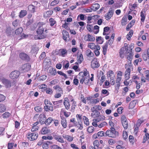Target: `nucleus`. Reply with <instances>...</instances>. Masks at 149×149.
<instances>
[{
	"label": "nucleus",
	"instance_id": "nucleus-37",
	"mask_svg": "<svg viewBox=\"0 0 149 149\" xmlns=\"http://www.w3.org/2000/svg\"><path fill=\"white\" fill-rule=\"evenodd\" d=\"M23 31V29L21 27H19L15 31V34L16 35L20 34Z\"/></svg>",
	"mask_w": 149,
	"mask_h": 149
},
{
	"label": "nucleus",
	"instance_id": "nucleus-32",
	"mask_svg": "<svg viewBox=\"0 0 149 149\" xmlns=\"http://www.w3.org/2000/svg\"><path fill=\"white\" fill-rule=\"evenodd\" d=\"M62 137L64 139H66L69 142H71L73 140V137L70 136L68 135H65L63 134Z\"/></svg>",
	"mask_w": 149,
	"mask_h": 149
},
{
	"label": "nucleus",
	"instance_id": "nucleus-25",
	"mask_svg": "<svg viewBox=\"0 0 149 149\" xmlns=\"http://www.w3.org/2000/svg\"><path fill=\"white\" fill-rule=\"evenodd\" d=\"M109 43L108 42H106L104 45L102 46V52L104 55H105L107 53Z\"/></svg>",
	"mask_w": 149,
	"mask_h": 149
},
{
	"label": "nucleus",
	"instance_id": "nucleus-44",
	"mask_svg": "<svg viewBox=\"0 0 149 149\" xmlns=\"http://www.w3.org/2000/svg\"><path fill=\"white\" fill-rule=\"evenodd\" d=\"M136 104L135 101L133 100L130 103L129 105V109H132L134 108Z\"/></svg>",
	"mask_w": 149,
	"mask_h": 149
},
{
	"label": "nucleus",
	"instance_id": "nucleus-18",
	"mask_svg": "<svg viewBox=\"0 0 149 149\" xmlns=\"http://www.w3.org/2000/svg\"><path fill=\"white\" fill-rule=\"evenodd\" d=\"M131 69L128 68L125 70V80H128L130 79V77Z\"/></svg>",
	"mask_w": 149,
	"mask_h": 149
},
{
	"label": "nucleus",
	"instance_id": "nucleus-28",
	"mask_svg": "<svg viewBox=\"0 0 149 149\" xmlns=\"http://www.w3.org/2000/svg\"><path fill=\"white\" fill-rule=\"evenodd\" d=\"M125 50L124 47L121 48L119 50V54L120 57L121 59H123L124 58L125 56Z\"/></svg>",
	"mask_w": 149,
	"mask_h": 149
},
{
	"label": "nucleus",
	"instance_id": "nucleus-7",
	"mask_svg": "<svg viewBox=\"0 0 149 149\" xmlns=\"http://www.w3.org/2000/svg\"><path fill=\"white\" fill-rule=\"evenodd\" d=\"M134 56V54L132 49L129 50L127 53H126V58L127 60L128 65L130 66L132 64V61Z\"/></svg>",
	"mask_w": 149,
	"mask_h": 149
},
{
	"label": "nucleus",
	"instance_id": "nucleus-5",
	"mask_svg": "<svg viewBox=\"0 0 149 149\" xmlns=\"http://www.w3.org/2000/svg\"><path fill=\"white\" fill-rule=\"evenodd\" d=\"M45 106H44V109L46 111H53V105L47 99H46L44 101Z\"/></svg>",
	"mask_w": 149,
	"mask_h": 149
},
{
	"label": "nucleus",
	"instance_id": "nucleus-19",
	"mask_svg": "<svg viewBox=\"0 0 149 149\" xmlns=\"http://www.w3.org/2000/svg\"><path fill=\"white\" fill-rule=\"evenodd\" d=\"M61 125L64 128H66L67 127V122L66 119L65 117L64 116H61Z\"/></svg>",
	"mask_w": 149,
	"mask_h": 149
},
{
	"label": "nucleus",
	"instance_id": "nucleus-13",
	"mask_svg": "<svg viewBox=\"0 0 149 149\" xmlns=\"http://www.w3.org/2000/svg\"><path fill=\"white\" fill-rule=\"evenodd\" d=\"M84 39L86 41H94L95 40V38L93 36L89 34L85 36Z\"/></svg>",
	"mask_w": 149,
	"mask_h": 149
},
{
	"label": "nucleus",
	"instance_id": "nucleus-39",
	"mask_svg": "<svg viewBox=\"0 0 149 149\" xmlns=\"http://www.w3.org/2000/svg\"><path fill=\"white\" fill-rule=\"evenodd\" d=\"M133 31L131 30L127 34L126 36L127 39L128 40H130L131 39V37L133 35Z\"/></svg>",
	"mask_w": 149,
	"mask_h": 149
},
{
	"label": "nucleus",
	"instance_id": "nucleus-3",
	"mask_svg": "<svg viewBox=\"0 0 149 149\" xmlns=\"http://www.w3.org/2000/svg\"><path fill=\"white\" fill-rule=\"evenodd\" d=\"M106 134L107 136L111 138H116L119 135L118 132L114 127H111L110 129L106 131Z\"/></svg>",
	"mask_w": 149,
	"mask_h": 149
},
{
	"label": "nucleus",
	"instance_id": "nucleus-15",
	"mask_svg": "<svg viewBox=\"0 0 149 149\" xmlns=\"http://www.w3.org/2000/svg\"><path fill=\"white\" fill-rule=\"evenodd\" d=\"M19 58L23 60L29 61V56L26 54L22 52L19 54Z\"/></svg>",
	"mask_w": 149,
	"mask_h": 149
},
{
	"label": "nucleus",
	"instance_id": "nucleus-8",
	"mask_svg": "<svg viewBox=\"0 0 149 149\" xmlns=\"http://www.w3.org/2000/svg\"><path fill=\"white\" fill-rule=\"evenodd\" d=\"M121 121L122 125L125 130H126L128 127V125L127 118L125 115H122L121 116Z\"/></svg>",
	"mask_w": 149,
	"mask_h": 149
},
{
	"label": "nucleus",
	"instance_id": "nucleus-33",
	"mask_svg": "<svg viewBox=\"0 0 149 149\" xmlns=\"http://www.w3.org/2000/svg\"><path fill=\"white\" fill-rule=\"evenodd\" d=\"M54 138L56 140L60 143H64V140L61 136L56 135L54 136Z\"/></svg>",
	"mask_w": 149,
	"mask_h": 149
},
{
	"label": "nucleus",
	"instance_id": "nucleus-6",
	"mask_svg": "<svg viewBox=\"0 0 149 149\" xmlns=\"http://www.w3.org/2000/svg\"><path fill=\"white\" fill-rule=\"evenodd\" d=\"M45 118V115L43 113H42L40 115L38 114H36L34 117L33 119L34 120H37L38 122L40 123L41 124H42L44 123Z\"/></svg>",
	"mask_w": 149,
	"mask_h": 149
},
{
	"label": "nucleus",
	"instance_id": "nucleus-54",
	"mask_svg": "<svg viewBox=\"0 0 149 149\" xmlns=\"http://www.w3.org/2000/svg\"><path fill=\"white\" fill-rule=\"evenodd\" d=\"M98 48H99L97 49V48L95 49H94V53L95 55L97 56H99L100 54V52L99 50H100L101 48L100 46H99Z\"/></svg>",
	"mask_w": 149,
	"mask_h": 149
},
{
	"label": "nucleus",
	"instance_id": "nucleus-41",
	"mask_svg": "<svg viewBox=\"0 0 149 149\" xmlns=\"http://www.w3.org/2000/svg\"><path fill=\"white\" fill-rule=\"evenodd\" d=\"M12 24L13 26L15 27L20 26L19 20L17 19H16L13 22Z\"/></svg>",
	"mask_w": 149,
	"mask_h": 149
},
{
	"label": "nucleus",
	"instance_id": "nucleus-60",
	"mask_svg": "<svg viewBox=\"0 0 149 149\" xmlns=\"http://www.w3.org/2000/svg\"><path fill=\"white\" fill-rule=\"evenodd\" d=\"M86 28L87 30L90 32H91L93 31V26L91 24H87L86 26Z\"/></svg>",
	"mask_w": 149,
	"mask_h": 149
},
{
	"label": "nucleus",
	"instance_id": "nucleus-46",
	"mask_svg": "<svg viewBox=\"0 0 149 149\" xmlns=\"http://www.w3.org/2000/svg\"><path fill=\"white\" fill-rule=\"evenodd\" d=\"M92 9L93 10L96 11L100 8V5L98 3H95L92 6Z\"/></svg>",
	"mask_w": 149,
	"mask_h": 149
},
{
	"label": "nucleus",
	"instance_id": "nucleus-40",
	"mask_svg": "<svg viewBox=\"0 0 149 149\" xmlns=\"http://www.w3.org/2000/svg\"><path fill=\"white\" fill-rule=\"evenodd\" d=\"M53 88L54 89L56 90L57 92H58L59 93L63 94V91L62 89V88L61 87L58 85H56L54 86Z\"/></svg>",
	"mask_w": 149,
	"mask_h": 149
},
{
	"label": "nucleus",
	"instance_id": "nucleus-62",
	"mask_svg": "<svg viewBox=\"0 0 149 149\" xmlns=\"http://www.w3.org/2000/svg\"><path fill=\"white\" fill-rule=\"evenodd\" d=\"M51 149H62L59 146L56 145H53L51 146Z\"/></svg>",
	"mask_w": 149,
	"mask_h": 149
},
{
	"label": "nucleus",
	"instance_id": "nucleus-64",
	"mask_svg": "<svg viewBox=\"0 0 149 149\" xmlns=\"http://www.w3.org/2000/svg\"><path fill=\"white\" fill-rule=\"evenodd\" d=\"M34 109L37 112H41L42 110V108L39 106L35 107Z\"/></svg>",
	"mask_w": 149,
	"mask_h": 149
},
{
	"label": "nucleus",
	"instance_id": "nucleus-27",
	"mask_svg": "<svg viewBox=\"0 0 149 149\" xmlns=\"http://www.w3.org/2000/svg\"><path fill=\"white\" fill-rule=\"evenodd\" d=\"M71 101L72 102L71 104L70 111L72 112H74L76 107L77 106L76 102L74 100V99H73V98L71 100Z\"/></svg>",
	"mask_w": 149,
	"mask_h": 149
},
{
	"label": "nucleus",
	"instance_id": "nucleus-48",
	"mask_svg": "<svg viewBox=\"0 0 149 149\" xmlns=\"http://www.w3.org/2000/svg\"><path fill=\"white\" fill-rule=\"evenodd\" d=\"M77 58L78 62L80 63H81L84 60L83 56L82 54L78 56Z\"/></svg>",
	"mask_w": 149,
	"mask_h": 149
},
{
	"label": "nucleus",
	"instance_id": "nucleus-35",
	"mask_svg": "<svg viewBox=\"0 0 149 149\" xmlns=\"http://www.w3.org/2000/svg\"><path fill=\"white\" fill-rule=\"evenodd\" d=\"M147 141L148 143H149V134L145 133V135L143 136V143H145Z\"/></svg>",
	"mask_w": 149,
	"mask_h": 149
},
{
	"label": "nucleus",
	"instance_id": "nucleus-10",
	"mask_svg": "<svg viewBox=\"0 0 149 149\" xmlns=\"http://www.w3.org/2000/svg\"><path fill=\"white\" fill-rule=\"evenodd\" d=\"M20 74V72L17 70H14L11 72L9 75L10 77L12 79L17 78Z\"/></svg>",
	"mask_w": 149,
	"mask_h": 149
},
{
	"label": "nucleus",
	"instance_id": "nucleus-56",
	"mask_svg": "<svg viewBox=\"0 0 149 149\" xmlns=\"http://www.w3.org/2000/svg\"><path fill=\"white\" fill-rule=\"evenodd\" d=\"M10 115V113L8 112H6L2 114V116L3 118H8L9 117Z\"/></svg>",
	"mask_w": 149,
	"mask_h": 149
},
{
	"label": "nucleus",
	"instance_id": "nucleus-38",
	"mask_svg": "<svg viewBox=\"0 0 149 149\" xmlns=\"http://www.w3.org/2000/svg\"><path fill=\"white\" fill-rule=\"evenodd\" d=\"M82 118L84 124L87 126L89 125V122L88 118L85 116H84Z\"/></svg>",
	"mask_w": 149,
	"mask_h": 149
},
{
	"label": "nucleus",
	"instance_id": "nucleus-53",
	"mask_svg": "<svg viewBox=\"0 0 149 149\" xmlns=\"http://www.w3.org/2000/svg\"><path fill=\"white\" fill-rule=\"evenodd\" d=\"M6 110V107L3 104H0V112L2 113L5 111Z\"/></svg>",
	"mask_w": 149,
	"mask_h": 149
},
{
	"label": "nucleus",
	"instance_id": "nucleus-20",
	"mask_svg": "<svg viewBox=\"0 0 149 149\" xmlns=\"http://www.w3.org/2000/svg\"><path fill=\"white\" fill-rule=\"evenodd\" d=\"M138 5L136 3L133 4L130 3L129 5V8L131 12L135 11V9L137 7Z\"/></svg>",
	"mask_w": 149,
	"mask_h": 149
},
{
	"label": "nucleus",
	"instance_id": "nucleus-58",
	"mask_svg": "<svg viewBox=\"0 0 149 149\" xmlns=\"http://www.w3.org/2000/svg\"><path fill=\"white\" fill-rule=\"evenodd\" d=\"M59 2V0H54L50 4L51 6H54L57 4Z\"/></svg>",
	"mask_w": 149,
	"mask_h": 149
},
{
	"label": "nucleus",
	"instance_id": "nucleus-1",
	"mask_svg": "<svg viewBox=\"0 0 149 149\" xmlns=\"http://www.w3.org/2000/svg\"><path fill=\"white\" fill-rule=\"evenodd\" d=\"M38 26L36 32L37 35H35L34 38L35 40H40L45 39L47 37V33L48 29L45 23L39 22L38 23Z\"/></svg>",
	"mask_w": 149,
	"mask_h": 149
},
{
	"label": "nucleus",
	"instance_id": "nucleus-22",
	"mask_svg": "<svg viewBox=\"0 0 149 149\" xmlns=\"http://www.w3.org/2000/svg\"><path fill=\"white\" fill-rule=\"evenodd\" d=\"M3 83L5 85L7 88L10 87L11 86V83L10 81L5 79L2 80Z\"/></svg>",
	"mask_w": 149,
	"mask_h": 149
},
{
	"label": "nucleus",
	"instance_id": "nucleus-34",
	"mask_svg": "<svg viewBox=\"0 0 149 149\" xmlns=\"http://www.w3.org/2000/svg\"><path fill=\"white\" fill-rule=\"evenodd\" d=\"M140 16L141 17V22H143L146 18V14L144 10H142L140 13Z\"/></svg>",
	"mask_w": 149,
	"mask_h": 149
},
{
	"label": "nucleus",
	"instance_id": "nucleus-36",
	"mask_svg": "<svg viewBox=\"0 0 149 149\" xmlns=\"http://www.w3.org/2000/svg\"><path fill=\"white\" fill-rule=\"evenodd\" d=\"M27 14V12L26 10H21L19 16L20 18H23L26 16Z\"/></svg>",
	"mask_w": 149,
	"mask_h": 149
},
{
	"label": "nucleus",
	"instance_id": "nucleus-51",
	"mask_svg": "<svg viewBox=\"0 0 149 149\" xmlns=\"http://www.w3.org/2000/svg\"><path fill=\"white\" fill-rule=\"evenodd\" d=\"M53 120L52 118L49 117L45 121L44 123L47 125H49L51 123Z\"/></svg>",
	"mask_w": 149,
	"mask_h": 149
},
{
	"label": "nucleus",
	"instance_id": "nucleus-42",
	"mask_svg": "<svg viewBox=\"0 0 149 149\" xmlns=\"http://www.w3.org/2000/svg\"><path fill=\"white\" fill-rule=\"evenodd\" d=\"M83 73L82 77L90 76L89 72L86 69H84L83 72H81L80 73Z\"/></svg>",
	"mask_w": 149,
	"mask_h": 149
},
{
	"label": "nucleus",
	"instance_id": "nucleus-50",
	"mask_svg": "<svg viewBox=\"0 0 149 149\" xmlns=\"http://www.w3.org/2000/svg\"><path fill=\"white\" fill-rule=\"evenodd\" d=\"M93 147H95V148H99L100 145L99 141L97 140H95L93 142Z\"/></svg>",
	"mask_w": 149,
	"mask_h": 149
},
{
	"label": "nucleus",
	"instance_id": "nucleus-12",
	"mask_svg": "<svg viewBox=\"0 0 149 149\" xmlns=\"http://www.w3.org/2000/svg\"><path fill=\"white\" fill-rule=\"evenodd\" d=\"M114 13V10H113L111 8L109 10L108 12L105 15V18L107 20H109L113 16Z\"/></svg>",
	"mask_w": 149,
	"mask_h": 149
},
{
	"label": "nucleus",
	"instance_id": "nucleus-30",
	"mask_svg": "<svg viewBox=\"0 0 149 149\" xmlns=\"http://www.w3.org/2000/svg\"><path fill=\"white\" fill-rule=\"evenodd\" d=\"M59 52L61 53V55L63 57L65 56L68 54L67 50L65 49H59Z\"/></svg>",
	"mask_w": 149,
	"mask_h": 149
},
{
	"label": "nucleus",
	"instance_id": "nucleus-21",
	"mask_svg": "<svg viewBox=\"0 0 149 149\" xmlns=\"http://www.w3.org/2000/svg\"><path fill=\"white\" fill-rule=\"evenodd\" d=\"M63 34V38L64 41L66 42L67 41V38L69 37V34L68 32L65 30L62 31Z\"/></svg>",
	"mask_w": 149,
	"mask_h": 149
},
{
	"label": "nucleus",
	"instance_id": "nucleus-52",
	"mask_svg": "<svg viewBox=\"0 0 149 149\" xmlns=\"http://www.w3.org/2000/svg\"><path fill=\"white\" fill-rule=\"evenodd\" d=\"M35 6L32 5H29L28 7V10L33 13L35 12Z\"/></svg>",
	"mask_w": 149,
	"mask_h": 149
},
{
	"label": "nucleus",
	"instance_id": "nucleus-24",
	"mask_svg": "<svg viewBox=\"0 0 149 149\" xmlns=\"http://www.w3.org/2000/svg\"><path fill=\"white\" fill-rule=\"evenodd\" d=\"M91 109L92 112V113L91 114V115L92 116L94 117L97 116L95 115V114H97V115H98V114L100 113L99 112H98L97 110H96L95 106L91 108Z\"/></svg>",
	"mask_w": 149,
	"mask_h": 149
},
{
	"label": "nucleus",
	"instance_id": "nucleus-9",
	"mask_svg": "<svg viewBox=\"0 0 149 149\" xmlns=\"http://www.w3.org/2000/svg\"><path fill=\"white\" fill-rule=\"evenodd\" d=\"M97 77L98 79H99L101 78L100 84V86H101L106 79L105 75L104 74L103 72L102 71L100 70L99 75L97 76Z\"/></svg>",
	"mask_w": 149,
	"mask_h": 149
},
{
	"label": "nucleus",
	"instance_id": "nucleus-63",
	"mask_svg": "<svg viewBox=\"0 0 149 149\" xmlns=\"http://www.w3.org/2000/svg\"><path fill=\"white\" fill-rule=\"evenodd\" d=\"M49 23L51 26H53L56 23V22L55 20L52 18H51L49 19Z\"/></svg>",
	"mask_w": 149,
	"mask_h": 149
},
{
	"label": "nucleus",
	"instance_id": "nucleus-31",
	"mask_svg": "<svg viewBox=\"0 0 149 149\" xmlns=\"http://www.w3.org/2000/svg\"><path fill=\"white\" fill-rule=\"evenodd\" d=\"M74 126L78 130H82L83 128V125L82 122L80 123L78 122Z\"/></svg>",
	"mask_w": 149,
	"mask_h": 149
},
{
	"label": "nucleus",
	"instance_id": "nucleus-55",
	"mask_svg": "<svg viewBox=\"0 0 149 149\" xmlns=\"http://www.w3.org/2000/svg\"><path fill=\"white\" fill-rule=\"evenodd\" d=\"M53 13V12L52 10L48 11L46 12L44 16L47 17H49Z\"/></svg>",
	"mask_w": 149,
	"mask_h": 149
},
{
	"label": "nucleus",
	"instance_id": "nucleus-26",
	"mask_svg": "<svg viewBox=\"0 0 149 149\" xmlns=\"http://www.w3.org/2000/svg\"><path fill=\"white\" fill-rule=\"evenodd\" d=\"M13 29L11 26H10L9 25H6V29L5 32L9 36L11 34L12 31Z\"/></svg>",
	"mask_w": 149,
	"mask_h": 149
},
{
	"label": "nucleus",
	"instance_id": "nucleus-14",
	"mask_svg": "<svg viewBox=\"0 0 149 149\" xmlns=\"http://www.w3.org/2000/svg\"><path fill=\"white\" fill-rule=\"evenodd\" d=\"M100 46L98 45H95L93 42H89L88 44V47L92 50H94L97 48V49L99 48L98 47Z\"/></svg>",
	"mask_w": 149,
	"mask_h": 149
},
{
	"label": "nucleus",
	"instance_id": "nucleus-2",
	"mask_svg": "<svg viewBox=\"0 0 149 149\" xmlns=\"http://www.w3.org/2000/svg\"><path fill=\"white\" fill-rule=\"evenodd\" d=\"M137 70L141 75V79L142 83L146 82V80L149 81V70H146L145 68L142 69L141 67H139L138 68Z\"/></svg>",
	"mask_w": 149,
	"mask_h": 149
},
{
	"label": "nucleus",
	"instance_id": "nucleus-49",
	"mask_svg": "<svg viewBox=\"0 0 149 149\" xmlns=\"http://www.w3.org/2000/svg\"><path fill=\"white\" fill-rule=\"evenodd\" d=\"M115 34L114 33H113L111 36V38L109 40L108 43H109V45L112 44L113 42L114 38L115 37Z\"/></svg>",
	"mask_w": 149,
	"mask_h": 149
},
{
	"label": "nucleus",
	"instance_id": "nucleus-57",
	"mask_svg": "<svg viewBox=\"0 0 149 149\" xmlns=\"http://www.w3.org/2000/svg\"><path fill=\"white\" fill-rule=\"evenodd\" d=\"M94 130V127L92 126H89L87 130V131L89 133H93Z\"/></svg>",
	"mask_w": 149,
	"mask_h": 149
},
{
	"label": "nucleus",
	"instance_id": "nucleus-59",
	"mask_svg": "<svg viewBox=\"0 0 149 149\" xmlns=\"http://www.w3.org/2000/svg\"><path fill=\"white\" fill-rule=\"evenodd\" d=\"M109 28L108 26H106L104 27V31L103 33V35H105L107 34H108L107 33V32L109 31Z\"/></svg>",
	"mask_w": 149,
	"mask_h": 149
},
{
	"label": "nucleus",
	"instance_id": "nucleus-16",
	"mask_svg": "<svg viewBox=\"0 0 149 149\" xmlns=\"http://www.w3.org/2000/svg\"><path fill=\"white\" fill-rule=\"evenodd\" d=\"M90 81V76L87 77H83L80 80V82L81 84H83L84 82L86 85H87L88 84Z\"/></svg>",
	"mask_w": 149,
	"mask_h": 149
},
{
	"label": "nucleus",
	"instance_id": "nucleus-43",
	"mask_svg": "<svg viewBox=\"0 0 149 149\" xmlns=\"http://www.w3.org/2000/svg\"><path fill=\"white\" fill-rule=\"evenodd\" d=\"M86 54L88 57H92L94 56L93 53L92 52L90 49H88L86 51Z\"/></svg>",
	"mask_w": 149,
	"mask_h": 149
},
{
	"label": "nucleus",
	"instance_id": "nucleus-11",
	"mask_svg": "<svg viewBox=\"0 0 149 149\" xmlns=\"http://www.w3.org/2000/svg\"><path fill=\"white\" fill-rule=\"evenodd\" d=\"M91 67L95 69V68H98L100 66V64L97 61V58H93L91 62Z\"/></svg>",
	"mask_w": 149,
	"mask_h": 149
},
{
	"label": "nucleus",
	"instance_id": "nucleus-61",
	"mask_svg": "<svg viewBox=\"0 0 149 149\" xmlns=\"http://www.w3.org/2000/svg\"><path fill=\"white\" fill-rule=\"evenodd\" d=\"M127 19L126 17H123L121 20V25L123 26L127 24Z\"/></svg>",
	"mask_w": 149,
	"mask_h": 149
},
{
	"label": "nucleus",
	"instance_id": "nucleus-45",
	"mask_svg": "<svg viewBox=\"0 0 149 149\" xmlns=\"http://www.w3.org/2000/svg\"><path fill=\"white\" fill-rule=\"evenodd\" d=\"M107 75L110 78L115 77V74L114 72L112 70H109L107 72Z\"/></svg>",
	"mask_w": 149,
	"mask_h": 149
},
{
	"label": "nucleus",
	"instance_id": "nucleus-23",
	"mask_svg": "<svg viewBox=\"0 0 149 149\" xmlns=\"http://www.w3.org/2000/svg\"><path fill=\"white\" fill-rule=\"evenodd\" d=\"M121 79L116 78V85L115 86V90L117 91H118L119 89V87L120 85V81Z\"/></svg>",
	"mask_w": 149,
	"mask_h": 149
},
{
	"label": "nucleus",
	"instance_id": "nucleus-17",
	"mask_svg": "<svg viewBox=\"0 0 149 149\" xmlns=\"http://www.w3.org/2000/svg\"><path fill=\"white\" fill-rule=\"evenodd\" d=\"M63 103L65 109L67 110L69 109L70 105L67 97H65L64 98Z\"/></svg>",
	"mask_w": 149,
	"mask_h": 149
},
{
	"label": "nucleus",
	"instance_id": "nucleus-47",
	"mask_svg": "<svg viewBox=\"0 0 149 149\" xmlns=\"http://www.w3.org/2000/svg\"><path fill=\"white\" fill-rule=\"evenodd\" d=\"M96 41L97 43L101 44L103 43L104 42L103 39L101 36L98 37L96 39Z\"/></svg>",
	"mask_w": 149,
	"mask_h": 149
},
{
	"label": "nucleus",
	"instance_id": "nucleus-29",
	"mask_svg": "<svg viewBox=\"0 0 149 149\" xmlns=\"http://www.w3.org/2000/svg\"><path fill=\"white\" fill-rule=\"evenodd\" d=\"M40 132L42 134H45L48 133L49 132V130L47 127H44L42 129Z\"/></svg>",
	"mask_w": 149,
	"mask_h": 149
},
{
	"label": "nucleus",
	"instance_id": "nucleus-4",
	"mask_svg": "<svg viewBox=\"0 0 149 149\" xmlns=\"http://www.w3.org/2000/svg\"><path fill=\"white\" fill-rule=\"evenodd\" d=\"M38 133L33 132H29L26 135L27 139L31 141H33L36 140L38 137Z\"/></svg>",
	"mask_w": 149,
	"mask_h": 149
}]
</instances>
